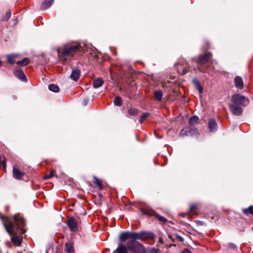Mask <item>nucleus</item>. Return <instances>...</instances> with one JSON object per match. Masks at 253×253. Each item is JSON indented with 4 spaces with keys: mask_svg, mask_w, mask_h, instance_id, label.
<instances>
[{
    "mask_svg": "<svg viewBox=\"0 0 253 253\" xmlns=\"http://www.w3.org/2000/svg\"><path fill=\"white\" fill-rule=\"evenodd\" d=\"M0 219L3 221L4 226L7 233L11 236V241L13 244L19 246L22 242V239L16 235L17 234H23L25 232L24 229L25 223L24 219L19 215H15L13 217V221L9 218L0 215Z\"/></svg>",
    "mask_w": 253,
    "mask_h": 253,
    "instance_id": "obj_1",
    "label": "nucleus"
},
{
    "mask_svg": "<svg viewBox=\"0 0 253 253\" xmlns=\"http://www.w3.org/2000/svg\"><path fill=\"white\" fill-rule=\"evenodd\" d=\"M153 238V234L148 232L142 231L134 232L125 231L121 233L119 240L121 242H125L127 239H136L140 241H146Z\"/></svg>",
    "mask_w": 253,
    "mask_h": 253,
    "instance_id": "obj_2",
    "label": "nucleus"
},
{
    "mask_svg": "<svg viewBox=\"0 0 253 253\" xmlns=\"http://www.w3.org/2000/svg\"><path fill=\"white\" fill-rule=\"evenodd\" d=\"M81 47L80 43L77 42L66 44L58 50L59 57L61 59L64 58V60H66L67 57L72 56L80 49Z\"/></svg>",
    "mask_w": 253,
    "mask_h": 253,
    "instance_id": "obj_3",
    "label": "nucleus"
},
{
    "mask_svg": "<svg viewBox=\"0 0 253 253\" xmlns=\"http://www.w3.org/2000/svg\"><path fill=\"white\" fill-rule=\"evenodd\" d=\"M126 245L127 251L132 253H142L145 252L143 245L136 239H129Z\"/></svg>",
    "mask_w": 253,
    "mask_h": 253,
    "instance_id": "obj_4",
    "label": "nucleus"
},
{
    "mask_svg": "<svg viewBox=\"0 0 253 253\" xmlns=\"http://www.w3.org/2000/svg\"><path fill=\"white\" fill-rule=\"evenodd\" d=\"M231 100L234 104L243 106H247L250 102L249 98L238 93L233 94L231 97Z\"/></svg>",
    "mask_w": 253,
    "mask_h": 253,
    "instance_id": "obj_5",
    "label": "nucleus"
},
{
    "mask_svg": "<svg viewBox=\"0 0 253 253\" xmlns=\"http://www.w3.org/2000/svg\"><path fill=\"white\" fill-rule=\"evenodd\" d=\"M66 223L71 231L76 232L78 230V222L74 217H69Z\"/></svg>",
    "mask_w": 253,
    "mask_h": 253,
    "instance_id": "obj_6",
    "label": "nucleus"
},
{
    "mask_svg": "<svg viewBox=\"0 0 253 253\" xmlns=\"http://www.w3.org/2000/svg\"><path fill=\"white\" fill-rule=\"evenodd\" d=\"M229 108L232 114L236 116H241L243 113L242 107L238 105L231 104L229 105Z\"/></svg>",
    "mask_w": 253,
    "mask_h": 253,
    "instance_id": "obj_7",
    "label": "nucleus"
},
{
    "mask_svg": "<svg viewBox=\"0 0 253 253\" xmlns=\"http://www.w3.org/2000/svg\"><path fill=\"white\" fill-rule=\"evenodd\" d=\"M211 56L212 54L211 52H207L204 54L199 56L197 62L200 64H206L209 61Z\"/></svg>",
    "mask_w": 253,
    "mask_h": 253,
    "instance_id": "obj_8",
    "label": "nucleus"
},
{
    "mask_svg": "<svg viewBox=\"0 0 253 253\" xmlns=\"http://www.w3.org/2000/svg\"><path fill=\"white\" fill-rule=\"evenodd\" d=\"M193 134H198V131L197 129L192 127L184 128L181 130L180 132V135L183 136Z\"/></svg>",
    "mask_w": 253,
    "mask_h": 253,
    "instance_id": "obj_9",
    "label": "nucleus"
},
{
    "mask_svg": "<svg viewBox=\"0 0 253 253\" xmlns=\"http://www.w3.org/2000/svg\"><path fill=\"white\" fill-rule=\"evenodd\" d=\"M14 75L22 81L26 82L27 79L23 72L21 69H18L14 72Z\"/></svg>",
    "mask_w": 253,
    "mask_h": 253,
    "instance_id": "obj_10",
    "label": "nucleus"
},
{
    "mask_svg": "<svg viewBox=\"0 0 253 253\" xmlns=\"http://www.w3.org/2000/svg\"><path fill=\"white\" fill-rule=\"evenodd\" d=\"M112 253H128L126 245L119 243L117 248Z\"/></svg>",
    "mask_w": 253,
    "mask_h": 253,
    "instance_id": "obj_11",
    "label": "nucleus"
},
{
    "mask_svg": "<svg viewBox=\"0 0 253 253\" xmlns=\"http://www.w3.org/2000/svg\"><path fill=\"white\" fill-rule=\"evenodd\" d=\"M235 86L236 88L242 89L244 87V82L242 78L240 76H237L235 78L234 80Z\"/></svg>",
    "mask_w": 253,
    "mask_h": 253,
    "instance_id": "obj_12",
    "label": "nucleus"
},
{
    "mask_svg": "<svg viewBox=\"0 0 253 253\" xmlns=\"http://www.w3.org/2000/svg\"><path fill=\"white\" fill-rule=\"evenodd\" d=\"M24 173L18 169L14 167L13 168V177L16 179L20 180L24 176Z\"/></svg>",
    "mask_w": 253,
    "mask_h": 253,
    "instance_id": "obj_13",
    "label": "nucleus"
},
{
    "mask_svg": "<svg viewBox=\"0 0 253 253\" xmlns=\"http://www.w3.org/2000/svg\"><path fill=\"white\" fill-rule=\"evenodd\" d=\"M81 71L79 69H75L73 70L71 75H70L71 79L75 81H77L80 78Z\"/></svg>",
    "mask_w": 253,
    "mask_h": 253,
    "instance_id": "obj_14",
    "label": "nucleus"
},
{
    "mask_svg": "<svg viewBox=\"0 0 253 253\" xmlns=\"http://www.w3.org/2000/svg\"><path fill=\"white\" fill-rule=\"evenodd\" d=\"M208 126L211 131H215L217 128V124L215 120L214 119H209Z\"/></svg>",
    "mask_w": 253,
    "mask_h": 253,
    "instance_id": "obj_15",
    "label": "nucleus"
},
{
    "mask_svg": "<svg viewBox=\"0 0 253 253\" xmlns=\"http://www.w3.org/2000/svg\"><path fill=\"white\" fill-rule=\"evenodd\" d=\"M187 67L188 65L187 63H185V65L183 66V67H182V65H177V68L178 70V72L181 75L185 74L186 73L188 72V69H187Z\"/></svg>",
    "mask_w": 253,
    "mask_h": 253,
    "instance_id": "obj_16",
    "label": "nucleus"
},
{
    "mask_svg": "<svg viewBox=\"0 0 253 253\" xmlns=\"http://www.w3.org/2000/svg\"><path fill=\"white\" fill-rule=\"evenodd\" d=\"M53 2V0H45L41 4V9L46 10L49 8Z\"/></svg>",
    "mask_w": 253,
    "mask_h": 253,
    "instance_id": "obj_17",
    "label": "nucleus"
},
{
    "mask_svg": "<svg viewBox=\"0 0 253 253\" xmlns=\"http://www.w3.org/2000/svg\"><path fill=\"white\" fill-rule=\"evenodd\" d=\"M103 83V80L101 78H99L93 81V86L95 88H97L101 86Z\"/></svg>",
    "mask_w": 253,
    "mask_h": 253,
    "instance_id": "obj_18",
    "label": "nucleus"
},
{
    "mask_svg": "<svg viewBox=\"0 0 253 253\" xmlns=\"http://www.w3.org/2000/svg\"><path fill=\"white\" fill-rule=\"evenodd\" d=\"M155 99L157 101H161L163 98V92L160 90H156L154 93Z\"/></svg>",
    "mask_w": 253,
    "mask_h": 253,
    "instance_id": "obj_19",
    "label": "nucleus"
},
{
    "mask_svg": "<svg viewBox=\"0 0 253 253\" xmlns=\"http://www.w3.org/2000/svg\"><path fill=\"white\" fill-rule=\"evenodd\" d=\"M199 118L196 116H194L191 117L189 120V124L192 126H194L196 124H198L199 122Z\"/></svg>",
    "mask_w": 253,
    "mask_h": 253,
    "instance_id": "obj_20",
    "label": "nucleus"
},
{
    "mask_svg": "<svg viewBox=\"0 0 253 253\" xmlns=\"http://www.w3.org/2000/svg\"><path fill=\"white\" fill-rule=\"evenodd\" d=\"M30 63V59L28 58H24L22 60L18 61L16 64L21 66H24L28 65Z\"/></svg>",
    "mask_w": 253,
    "mask_h": 253,
    "instance_id": "obj_21",
    "label": "nucleus"
},
{
    "mask_svg": "<svg viewBox=\"0 0 253 253\" xmlns=\"http://www.w3.org/2000/svg\"><path fill=\"white\" fill-rule=\"evenodd\" d=\"M66 251L67 253H75L73 245L71 242L66 244Z\"/></svg>",
    "mask_w": 253,
    "mask_h": 253,
    "instance_id": "obj_22",
    "label": "nucleus"
},
{
    "mask_svg": "<svg viewBox=\"0 0 253 253\" xmlns=\"http://www.w3.org/2000/svg\"><path fill=\"white\" fill-rule=\"evenodd\" d=\"M193 83L196 86L200 93H202L203 92V88L202 86L200 84V82L196 79H194L193 80Z\"/></svg>",
    "mask_w": 253,
    "mask_h": 253,
    "instance_id": "obj_23",
    "label": "nucleus"
},
{
    "mask_svg": "<svg viewBox=\"0 0 253 253\" xmlns=\"http://www.w3.org/2000/svg\"><path fill=\"white\" fill-rule=\"evenodd\" d=\"M242 211L246 215L250 214L253 215V206H250L248 209H243Z\"/></svg>",
    "mask_w": 253,
    "mask_h": 253,
    "instance_id": "obj_24",
    "label": "nucleus"
},
{
    "mask_svg": "<svg viewBox=\"0 0 253 253\" xmlns=\"http://www.w3.org/2000/svg\"><path fill=\"white\" fill-rule=\"evenodd\" d=\"M48 88L50 91L54 92H58L59 90L58 86L54 84L49 85Z\"/></svg>",
    "mask_w": 253,
    "mask_h": 253,
    "instance_id": "obj_25",
    "label": "nucleus"
},
{
    "mask_svg": "<svg viewBox=\"0 0 253 253\" xmlns=\"http://www.w3.org/2000/svg\"><path fill=\"white\" fill-rule=\"evenodd\" d=\"M114 103L116 106H121L122 105V98L120 96H116L114 100Z\"/></svg>",
    "mask_w": 253,
    "mask_h": 253,
    "instance_id": "obj_26",
    "label": "nucleus"
},
{
    "mask_svg": "<svg viewBox=\"0 0 253 253\" xmlns=\"http://www.w3.org/2000/svg\"><path fill=\"white\" fill-rule=\"evenodd\" d=\"M16 56L15 55H9L7 56V59L9 63L11 64H14L15 62L14 58Z\"/></svg>",
    "mask_w": 253,
    "mask_h": 253,
    "instance_id": "obj_27",
    "label": "nucleus"
},
{
    "mask_svg": "<svg viewBox=\"0 0 253 253\" xmlns=\"http://www.w3.org/2000/svg\"><path fill=\"white\" fill-rule=\"evenodd\" d=\"M150 113H144L141 116L140 119V123L141 124L143 123L145 119L150 116Z\"/></svg>",
    "mask_w": 253,
    "mask_h": 253,
    "instance_id": "obj_28",
    "label": "nucleus"
},
{
    "mask_svg": "<svg viewBox=\"0 0 253 253\" xmlns=\"http://www.w3.org/2000/svg\"><path fill=\"white\" fill-rule=\"evenodd\" d=\"M156 216L159 221H160L163 223H165L167 221V219L165 217H164L161 215H160L158 214H156Z\"/></svg>",
    "mask_w": 253,
    "mask_h": 253,
    "instance_id": "obj_29",
    "label": "nucleus"
},
{
    "mask_svg": "<svg viewBox=\"0 0 253 253\" xmlns=\"http://www.w3.org/2000/svg\"><path fill=\"white\" fill-rule=\"evenodd\" d=\"M137 113V110L135 108H130L128 110V113L130 115H131V116L134 115L136 114Z\"/></svg>",
    "mask_w": 253,
    "mask_h": 253,
    "instance_id": "obj_30",
    "label": "nucleus"
},
{
    "mask_svg": "<svg viewBox=\"0 0 253 253\" xmlns=\"http://www.w3.org/2000/svg\"><path fill=\"white\" fill-rule=\"evenodd\" d=\"M11 14V12L10 10H8L6 12L5 15L3 18L4 20H7L10 17Z\"/></svg>",
    "mask_w": 253,
    "mask_h": 253,
    "instance_id": "obj_31",
    "label": "nucleus"
},
{
    "mask_svg": "<svg viewBox=\"0 0 253 253\" xmlns=\"http://www.w3.org/2000/svg\"><path fill=\"white\" fill-rule=\"evenodd\" d=\"M95 183L97 184L99 189H101L102 186H101V183H100V181L99 180V179L98 178H97L96 177H95Z\"/></svg>",
    "mask_w": 253,
    "mask_h": 253,
    "instance_id": "obj_32",
    "label": "nucleus"
},
{
    "mask_svg": "<svg viewBox=\"0 0 253 253\" xmlns=\"http://www.w3.org/2000/svg\"><path fill=\"white\" fill-rule=\"evenodd\" d=\"M54 171H50L49 174H47L45 176V178H50L54 176Z\"/></svg>",
    "mask_w": 253,
    "mask_h": 253,
    "instance_id": "obj_33",
    "label": "nucleus"
},
{
    "mask_svg": "<svg viewBox=\"0 0 253 253\" xmlns=\"http://www.w3.org/2000/svg\"><path fill=\"white\" fill-rule=\"evenodd\" d=\"M175 237H176V238L180 242H183L184 241V239L182 237H181V236L178 235V234H175Z\"/></svg>",
    "mask_w": 253,
    "mask_h": 253,
    "instance_id": "obj_34",
    "label": "nucleus"
},
{
    "mask_svg": "<svg viewBox=\"0 0 253 253\" xmlns=\"http://www.w3.org/2000/svg\"><path fill=\"white\" fill-rule=\"evenodd\" d=\"M3 160H1V163H2V167L5 170V168H6V160H5V158L4 157H3Z\"/></svg>",
    "mask_w": 253,
    "mask_h": 253,
    "instance_id": "obj_35",
    "label": "nucleus"
},
{
    "mask_svg": "<svg viewBox=\"0 0 253 253\" xmlns=\"http://www.w3.org/2000/svg\"><path fill=\"white\" fill-rule=\"evenodd\" d=\"M197 208V206L195 204H192L190 206V211H192Z\"/></svg>",
    "mask_w": 253,
    "mask_h": 253,
    "instance_id": "obj_36",
    "label": "nucleus"
},
{
    "mask_svg": "<svg viewBox=\"0 0 253 253\" xmlns=\"http://www.w3.org/2000/svg\"><path fill=\"white\" fill-rule=\"evenodd\" d=\"M181 253H191V252L188 249H185Z\"/></svg>",
    "mask_w": 253,
    "mask_h": 253,
    "instance_id": "obj_37",
    "label": "nucleus"
},
{
    "mask_svg": "<svg viewBox=\"0 0 253 253\" xmlns=\"http://www.w3.org/2000/svg\"><path fill=\"white\" fill-rule=\"evenodd\" d=\"M151 253H161L159 250H156V249H153L151 250Z\"/></svg>",
    "mask_w": 253,
    "mask_h": 253,
    "instance_id": "obj_38",
    "label": "nucleus"
},
{
    "mask_svg": "<svg viewBox=\"0 0 253 253\" xmlns=\"http://www.w3.org/2000/svg\"><path fill=\"white\" fill-rule=\"evenodd\" d=\"M229 246H230V247H231L232 248H233L234 249H236L237 248V246L235 244H233V243H230L229 244Z\"/></svg>",
    "mask_w": 253,
    "mask_h": 253,
    "instance_id": "obj_39",
    "label": "nucleus"
},
{
    "mask_svg": "<svg viewBox=\"0 0 253 253\" xmlns=\"http://www.w3.org/2000/svg\"><path fill=\"white\" fill-rule=\"evenodd\" d=\"M141 212L144 214L149 215V214L148 213V212L147 211H145L144 210H142Z\"/></svg>",
    "mask_w": 253,
    "mask_h": 253,
    "instance_id": "obj_40",
    "label": "nucleus"
},
{
    "mask_svg": "<svg viewBox=\"0 0 253 253\" xmlns=\"http://www.w3.org/2000/svg\"><path fill=\"white\" fill-rule=\"evenodd\" d=\"M185 215H186V213H182V214H181V216H182L183 217L185 216Z\"/></svg>",
    "mask_w": 253,
    "mask_h": 253,
    "instance_id": "obj_41",
    "label": "nucleus"
},
{
    "mask_svg": "<svg viewBox=\"0 0 253 253\" xmlns=\"http://www.w3.org/2000/svg\"><path fill=\"white\" fill-rule=\"evenodd\" d=\"M1 64H2V62L1 61H0V66H1Z\"/></svg>",
    "mask_w": 253,
    "mask_h": 253,
    "instance_id": "obj_42",
    "label": "nucleus"
},
{
    "mask_svg": "<svg viewBox=\"0 0 253 253\" xmlns=\"http://www.w3.org/2000/svg\"><path fill=\"white\" fill-rule=\"evenodd\" d=\"M169 238H170V239H172L171 235H169Z\"/></svg>",
    "mask_w": 253,
    "mask_h": 253,
    "instance_id": "obj_43",
    "label": "nucleus"
}]
</instances>
